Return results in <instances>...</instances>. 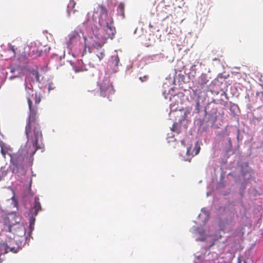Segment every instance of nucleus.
Segmentation results:
<instances>
[{"label": "nucleus", "instance_id": "1", "mask_svg": "<svg viewBox=\"0 0 263 263\" xmlns=\"http://www.w3.org/2000/svg\"><path fill=\"white\" fill-rule=\"evenodd\" d=\"M31 87L26 85L25 88L27 91V100L28 104L29 113L28 121L25 127V134L27 138V142L29 141L32 144L31 146V150L29 152L31 155H34L36 151L41 147L38 143L39 139L42 138V134L41 127L37 122V105L41 102V97L36 93L34 94Z\"/></svg>", "mask_w": 263, "mask_h": 263}, {"label": "nucleus", "instance_id": "2", "mask_svg": "<svg viewBox=\"0 0 263 263\" xmlns=\"http://www.w3.org/2000/svg\"><path fill=\"white\" fill-rule=\"evenodd\" d=\"M92 17L95 22L98 19L99 24L106 27L105 31L107 32V35L105 37L112 39L116 32V28L114 26L112 17L108 14L106 7L103 5L98 4L94 9Z\"/></svg>", "mask_w": 263, "mask_h": 263}, {"label": "nucleus", "instance_id": "3", "mask_svg": "<svg viewBox=\"0 0 263 263\" xmlns=\"http://www.w3.org/2000/svg\"><path fill=\"white\" fill-rule=\"evenodd\" d=\"M31 150L30 146H28V149L26 148L20 149L16 154H14L11 156L10 161L12 164L17 168L18 166L22 165L25 160L28 157H32L34 155L30 154L29 152Z\"/></svg>", "mask_w": 263, "mask_h": 263}, {"label": "nucleus", "instance_id": "4", "mask_svg": "<svg viewBox=\"0 0 263 263\" xmlns=\"http://www.w3.org/2000/svg\"><path fill=\"white\" fill-rule=\"evenodd\" d=\"M100 89V95L103 97H106L110 101V97L114 95L115 90L114 89L112 83L108 79L104 80L99 84Z\"/></svg>", "mask_w": 263, "mask_h": 263}, {"label": "nucleus", "instance_id": "5", "mask_svg": "<svg viewBox=\"0 0 263 263\" xmlns=\"http://www.w3.org/2000/svg\"><path fill=\"white\" fill-rule=\"evenodd\" d=\"M107 34L106 36H107ZM105 37V36H104V38L106 39L107 38ZM84 40L85 46H86L88 44L89 45L92 46L97 49L101 48L104 44L103 37L102 36H99L98 34H93L89 37L88 40H87L86 37L84 36Z\"/></svg>", "mask_w": 263, "mask_h": 263}, {"label": "nucleus", "instance_id": "6", "mask_svg": "<svg viewBox=\"0 0 263 263\" xmlns=\"http://www.w3.org/2000/svg\"><path fill=\"white\" fill-rule=\"evenodd\" d=\"M209 82V80L207 78L206 74H202L199 79V83L195 90H193L194 93H201L204 91L208 88L207 83Z\"/></svg>", "mask_w": 263, "mask_h": 263}, {"label": "nucleus", "instance_id": "7", "mask_svg": "<svg viewBox=\"0 0 263 263\" xmlns=\"http://www.w3.org/2000/svg\"><path fill=\"white\" fill-rule=\"evenodd\" d=\"M14 243V240L12 239H9L8 242L0 244V249L1 251H4V253H7L9 252L16 253L18 248L12 246Z\"/></svg>", "mask_w": 263, "mask_h": 263}, {"label": "nucleus", "instance_id": "8", "mask_svg": "<svg viewBox=\"0 0 263 263\" xmlns=\"http://www.w3.org/2000/svg\"><path fill=\"white\" fill-rule=\"evenodd\" d=\"M14 43V44H9L7 48V52L10 54V59L15 58L17 53L20 51L19 48L21 43L16 42Z\"/></svg>", "mask_w": 263, "mask_h": 263}, {"label": "nucleus", "instance_id": "9", "mask_svg": "<svg viewBox=\"0 0 263 263\" xmlns=\"http://www.w3.org/2000/svg\"><path fill=\"white\" fill-rule=\"evenodd\" d=\"M68 39L67 45L70 46L79 42L81 40V36L78 32L73 31L68 35Z\"/></svg>", "mask_w": 263, "mask_h": 263}, {"label": "nucleus", "instance_id": "10", "mask_svg": "<svg viewBox=\"0 0 263 263\" xmlns=\"http://www.w3.org/2000/svg\"><path fill=\"white\" fill-rule=\"evenodd\" d=\"M217 112L216 108L213 109V111L210 114L205 111L206 115L208 116L207 122L210 123L212 126L215 124L217 120Z\"/></svg>", "mask_w": 263, "mask_h": 263}, {"label": "nucleus", "instance_id": "11", "mask_svg": "<svg viewBox=\"0 0 263 263\" xmlns=\"http://www.w3.org/2000/svg\"><path fill=\"white\" fill-rule=\"evenodd\" d=\"M192 149L191 147H190L187 148L186 151V155L188 156H194V155H197L199 154L200 150V146L199 144L198 143V142H197L194 146V149L193 152H191Z\"/></svg>", "mask_w": 263, "mask_h": 263}, {"label": "nucleus", "instance_id": "12", "mask_svg": "<svg viewBox=\"0 0 263 263\" xmlns=\"http://www.w3.org/2000/svg\"><path fill=\"white\" fill-rule=\"evenodd\" d=\"M76 2L73 0H70L67 5V12L70 14L71 13H74L77 12V10L74 9Z\"/></svg>", "mask_w": 263, "mask_h": 263}, {"label": "nucleus", "instance_id": "13", "mask_svg": "<svg viewBox=\"0 0 263 263\" xmlns=\"http://www.w3.org/2000/svg\"><path fill=\"white\" fill-rule=\"evenodd\" d=\"M34 212L33 214L36 216L37 214V213L39 211L42 210V207L41 203L39 201V198L37 197H35L34 198Z\"/></svg>", "mask_w": 263, "mask_h": 263}, {"label": "nucleus", "instance_id": "14", "mask_svg": "<svg viewBox=\"0 0 263 263\" xmlns=\"http://www.w3.org/2000/svg\"><path fill=\"white\" fill-rule=\"evenodd\" d=\"M111 63L112 65H114L115 66H118L119 65V61H120L119 58L118 54L112 55L111 57Z\"/></svg>", "mask_w": 263, "mask_h": 263}, {"label": "nucleus", "instance_id": "15", "mask_svg": "<svg viewBox=\"0 0 263 263\" xmlns=\"http://www.w3.org/2000/svg\"><path fill=\"white\" fill-rule=\"evenodd\" d=\"M118 10L119 12H120L124 17V4L121 3L119 4L118 7Z\"/></svg>", "mask_w": 263, "mask_h": 263}, {"label": "nucleus", "instance_id": "16", "mask_svg": "<svg viewBox=\"0 0 263 263\" xmlns=\"http://www.w3.org/2000/svg\"><path fill=\"white\" fill-rule=\"evenodd\" d=\"M30 74L35 77L36 81L38 82H40V75L38 71L36 70H33L30 72Z\"/></svg>", "mask_w": 263, "mask_h": 263}, {"label": "nucleus", "instance_id": "17", "mask_svg": "<svg viewBox=\"0 0 263 263\" xmlns=\"http://www.w3.org/2000/svg\"><path fill=\"white\" fill-rule=\"evenodd\" d=\"M35 218L33 216H31L30 217L29 228H30V230L31 231H32L33 230V227H34V222H35Z\"/></svg>", "mask_w": 263, "mask_h": 263}, {"label": "nucleus", "instance_id": "18", "mask_svg": "<svg viewBox=\"0 0 263 263\" xmlns=\"http://www.w3.org/2000/svg\"><path fill=\"white\" fill-rule=\"evenodd\" d=\"M97 56L99 59V61H100L105 57L104 50H103V51H101L99 54L97 55Z\"/></svg>", "mask_w": 263, "mask_h": 263}, {"label": "nucleus", "instance_id": "19", "mask_svg": "<svg viewBox=\"0 0 263 263\" xmlns=\"http://www.w3.org/2000/svg\"><path fill=\"white\" fill-rule=\"evenodd\" d=\"M172 130L174 132H176L177 133H179L180 132V130L177 127V124L174 123L173 125V126L172 127Z\"/></svg>", "mask_w": 263, "mask_h": 263}, {"label": "nucleus", "instance_id": "20", "mask_svg": "<svg viewBox=\"0 0 263 263\" xmlns=\"http://www.w3.org/2000/svg\"><path fill=\"white\" fill-rule=\"evenodd\" d=\"M148 76L146 75L143 77H140L139 79L141 81V82H145L148 80Z\"/></svg>", "mask_w": 263, "mask_h": 263}, {"label": "nucleus", "instance_id": "21", "mask_svg": "<svg viewBox=\"0 0 263 263\" xmlns=\"http://www.w3.org/2000/svg\"><path fill=\"white\" fill-rule=\"evenodd\" d=\"M0 146L1 147V153L4 157H5L6 151L4 150L2 144H0Z\"/></svg>", "mask_w": 263, "mask_h": 263}, {"label": "nucleus", "instance_id": "22", "mask_svg": "<svg viewBox=\"0 0 263 263\" xmlns=\"http://www.w3.org/2000/svg\"><path fill=\"white\" fill-rule=\"evenodd\" d=\"M196 65H193L191 68H190V70L191 71H196Z\"/></svg>", "mask_w": 263, "mask_h": 263}, {"label": "nucleus", "instance_id": "23", "mask_svg": "<svg viewBox=\"0 0 263 263\" xmlns=\"http://www.w3.org/2000/svg\"><path fill=\"white\" fill-rule=\"evenodd\" d=\"M20 230L21 231V233L20 234L24 235L25 234V229L23 227H21Z\"/></svg>", "mask_w": 263, "mask_h": 263}, {"label": "nucleus", "instance_id": "24", "mask_svg": "<svg viewBox=\"0 0 263 263\" xmlns=\"http://www.w3.org/2000/svg\"><path fill=\"white\" fill-rule=\"evenodd\" d=\"M218 58H214V59H213V61L218 60V61H220V60L219 59V58L222 57V55L218 54Z\"/></svg>", "mask_w": 263, "mask_h": 263}, {"label": "nucleus", "instance_id": "25", "mask_svg": "<svg viewBox=\"0 0 263 263\" xmlns=\"http://www.w3.org/2000/svg\"><path fill=\"white\" fill-rule=\"evenodd\" d=\"M199 103L198 102H197V103L196 104V108L197 110H199Z\"/></svg>", "mask_w": 263, "mask_h": 263}, {"label": "nucleus", "instance_id": "26", "mask_svg": "<svg viewBox=\"0 0 263 263\" xmlns=\"http://www.w3.org/2000/svg\"><path fill=\"white\" fill-rule=\"evenodd\" d=\"M75 70H76V71L77 72H79V71H82L83 70V68H78L77 69V68H76Z\"/></svg>", "mask_w": 263, "mask_h": 263}, {"label": "nucleus", "instance_id": "27", "mask_svg": "<svg viewBox=\"0 0 263 263\" xmlns=\"http://www.w3.org/2000/svg\"><path fill=\"white\" fill-rule=\"evenodd\" d=\"M53 89V88H52L50 85L48 86V90L50 91V90Z\"/></svg>", "mask_w": 263, "mask_h": 263}, {"label": "nucleus", "instance_id": "28", "mask_svg": "<svg viewBox=\"0 0 263 263\" xmlns=\"http://www.w3.org/2000/svg\"><path fill=\"white\" fill-rule=\"evenodd\" d=\"M14 171H15V168H13L12 172H13V173H14Z\"/></svg>", "mask_w": 263, "mask_h": 263}, {"label": "nucleus", "instance_id": "29", "mask_svg": "<svg viewBox=\"0 0 263 263\" xmlns=\"http://www.w3.org/2000/svg\"><path fill=\"white\" fill-rule=\"evenodd\" d=\"M181 143H182V144H183V143H184V141H183V140H182V141H181Z\"/></svg>", "mask_w": 263, "mask_h": 263}]
</instances>
